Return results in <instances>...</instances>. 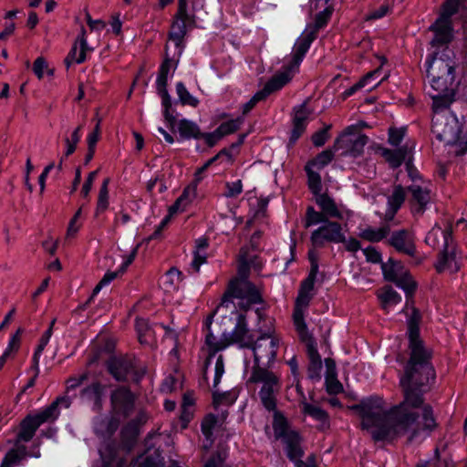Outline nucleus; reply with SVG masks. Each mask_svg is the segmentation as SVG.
Wrapping results in <instances>:
<instances>
[{"mask_svg": "<svg viewBox=\"0 0 467 467\" xmlns=\"http://www.w3.org/2000/svg\"><path fill=\"white\" fill-rule=\"evenodd\" d=\"M406 310L410 359L400 379L403 400L388 410H384V400L379 396L364 399L352 407L361 417L362 428L375 441L421 443L438 427L433 409L425 403L423 397L435 380V370L431 363L432 351L420 338L419 311L409 303Z\"/></svg>", "mask_w": 467, "mask_h": 467, "instance_id": "nucleus-1", "label": "nucleus"}, {"mask_svg": "<svg viewBox=\"0 0 467 467\" xmlns=\"http://www.w3.org/2000/svg\"><path fill=\"white\" fill-rule=\"evenodd\" d=\"M253 262L244 254H241L238 268L239 277L232 280L224 292L218 308L234 310L249 309L253 305L261 304L263 297L260 290L247 279L250 265Z\"/></svg>", "mask_w": 467, "mask_h": 467, "instance_id": "nucleus-2", "label": "nucleus"}, {"mask_svg": "<svg viewBox=\"0 0 467 467\" xmlns=\"http://www.w3.org/2000/svg\"><path fill=\"white\" fill-rule=\"evenodd\" d=\"M451 106L431 107V131L438 140L445 145L457 144L462 137V124L455 114L450 110Z\"/></svg>", "mask_w": 467, "mask_h": 467, "instance_id": "nucleus-3", "label": "nucleus"}, {"mask_svg": "<svg viewBox=\"0 0 467 467\" xmlns=\"http://www.w3.org/2000/svg\"><path fill=\"white\" fill-rule=\"evenodd\" d=\"M308 259L311 264V269L307 277L301 284L293 313L294 325L303 333L306 332L305 313L313 297L312 291L318 273L317 253L315 250H309Z\"/></svg>", "mask_w": 467, "mask_h": 467, "instance_id": "nucleus-4", "label": "nucleus"}, {"mask_svg": "<svg viewBox=\"0 0 467 467\" xmlns=\"http://www.w3.org/2000/svg\"><path fill=\"white\" fill-rule=\"evenodd\" d=\"M249 382L261 384L258 395L264 408L267 410H275L277 401L276 397L282 388L280 375L265 367L254 366Z\"/></svg>", "mask_w": 467, "mask_h": 467, "instance_id": "nucleus-5", "label": "nucleus"}, {"mask_svg": "<svg viewBox=\"0 0 467 467\" xmlns=\"http://www.w3.org/2000/svg\"><path fill=\"white\" fill-rule=\"evenodd\" d=\"M450 43H436L431 41L430 54L426 60L427 77L454 75L456 68L455 54L449 47Z\"/></svg>", "mask_w": 467, "mask_h": 467, "instance_id": "nucleus-6", "label": "nucleus"}, {"mask_svg": "<svg viewBox=\"0 0 467 467\" xmlns=\"http://www.w3.org/2000/svg\"><path fill=\"white\" fill-rule=\"evenodd\" d=\"M409 173L412 179V183L407 188L410 194L408 199L410 210L413 216L420 217L434 202L435 195L430 182L421 180L416 171H410Z\"/></svg>", "mask_w": 467, "mask_h": 467, "instance_id": "nucleus-7", "label": "nucleus"}, {"mask_svg": "<svg viewBox=\"0 0 467 467\" xmlns=\"http://www.w3.org/2000/svg\"><path fill=\"white\" fill-rule=\"evenodd\" d=\"M467 0H446L436 21L430 26L433 32V45L436 43H451L453 38L451 16L457 14Z\"/></svg>", "mask_w": 467, "mask_h": 467, "instance_id": "nucleus-8", "label": "nucleus"}, {"mask_svg": "<svg viewBox=\"0 0 467 467\" xmlns=\"http://www.w3.org/2000/svg\"><path fill=\"white\" fill-rule=\"evenodd\" d=\"M430 87L426 88L427 94L432 99V106H451L454 101V75L439 76V78L427 77Z\"/></svg>", "mask_w": 467, "mask_h": 467, "instance_id": "nucleus-9", "label": "nucleus"}, {"mask_svg": "<svg viewBox=\"0 0 467 467\" xmlns=\"http://www.w3.org/2000/svg\"><path fill=\"white\" fill-rule=\"evenodd\" d=\"M274 411V421L273 429L276 439H282L285 445V452L288 458H294L300 454L299 443H301V438L299 434L295 431L288 429L286 419L282 413L276 410Z\"/></svg>", "mask_w": 467, "mask_h": 467, "instance_id": "nucleus-10", "label": "nucleus"}, {"mask_svg": "<svg viewBox=\"0 0 467 467\" xmlns=\"http://www.w3.org/2000/svg\"><path fill=\"white\" fill-rule=\"evenodd\" d=\"M381 270L384 278L387 281L395 283L397 286L406 293L407 296H410L414 293L416 283L400 262L390 258L388 262L382 263Z\"/></svg>", "mask_w": 467, "mask_h": 467, "instance_id": "nucleus-11", "label": "nucleus"}, {"mask_svg": "<svg viewBox=\"0 0 467 467\" xmlns=\"http://www.w3.org/2000/svg\"><path fill=\"white\" fill-rule=\"evenodd\" d=\"M279 339L271 334H264L259 337L255 342H253V349L254 365H270L275 359Z\"/></svg>", "mask_w": 467, "mask_h": 467, "instance_id": "nucleus-12", "label": "nucleus"}, {"mask_svg": "<svg viewBox=\"0 0 467 467\" xmlns=\"http://www.w3.org/2000/svg\"><path fill=\"white\" fill-rule=\"evenodd\" d=\"M310 241L315 248H320L328 243H345V234L339 223L327 220L312 232Z\"/></svg>", "mask_w": 467, "mask_h": 467, "instance_id": "nucleus-13", "label": "nucleus"}, {"mask_svg": "<svg viewBox=\"0 0 467 467\" xmlns=\"http://www.w3.org/2000/svg\"><path fill=\"white\" fill-rule=\"evenodd\" d=\"M194 25V16L188 12V4H185L182 8L181 4H178L177 12L171 26L169 37L180 49V53L182 52V45L187 34V29L192 27Z\"/></svg>", "mask_w": 467, "mask_h": 467, "instance_id": "nucleus-14", "label": "nucleus"}, {"mask_svg": "<svg viewBox=\"0 0 467 467\" xmlns=\"http://www.w3.org/2000/svg\"><path fill=\"white\" fill-rule=\"evenodd\" d=\"M108 370L118 381H125L130 378L139 382L142 374L138 372L132 359L122 357H113L107 363Z\"/></svg>", "mask_w": 467, "mask_h": 467, "instance_id": "nucleus-15", "label": "nucleus"}, {"mask_svg": "<svg viewBox=\"0 0 467 467\" xmlns=\"http://www.w3.org/2000/svg\"><path fill=\"white\" fill-rule=\"evenodd\" d=\"M295 327L300 339L307 345V356L309 358V365L307 368L308 378L312 380H319L321 379V370L323 366L321 357L317 351L312 334L308 331L306 324L305 333L300 332L296 326Z\"/></svg>", "mask_w": 467, "mask_h": 467, "instance_id": "nucleus-16", "label": "nucleus"}, {"mask_svg": "<svg viewBox=\"0 0 467 467\" xmlns=\"http://www.w3.org/2000/svg\"><path fill=\"white\" fill-rule=\"evenodd\" d=\"M46 422H51L43 410L36 414H28L19 425L14 444L30 441L37 429Z\"/></svg>", "mask_w": 467, "mask_h": 467, "instance_id": "nucleus-17", "label": "nucleus"}, {"mask_svg": "<svg viewBox=\"0 0 467 467\" xmlns=\"http://www.w3.org/2000/svg\"><path fill=\"white\" fill-rule=\"evenodd\" d=\"M353 130H355L354 126L348 127L341 139L336 142V145L338 149H344L342 154L357 157L363 152L368 142V137L366 135L352 136Z\"/></svg>", "mask_w": 467, "mask_h": 467, "instance_id": "nucleus-18", "label": "nucleus"}, {"mask_svg": "<svg viewBox=\"0 0 467 467\" xmlns=\"http://www.w3.org/2000/svg\"><path fill=\"white\" fill-rule=\"evenodd\" d=\"M171 67L170 59H165L161 65L158 77L156 79L157 92L161 98V104L164 108V117L168 120H173L174 117L170 114L169 110L171 107V100L167 89L168 75Z\"/></svg>", "mask_w": 467, "mask_h": 467, "instance_id": "nucleus-19", "label": "nucleus"}, {"mask_svg": "<svg viewBox=\"0 0 467 467\" xmlns=\"http://www.w3.org/2000/svg\"><path fill=\"white\" fill-rule=\"evenodd\" d=\"M135 400V395L125 387L116 389L110 395L113 410L125 417L129 416L133 411Z\"/></svg>", "mask_w": 467, "mask_h": 467, "instance_id": "nucleus-20", "label": "nucleus"}, {"mask_svg": "<svg viewBox=\"0 0 467 467\" xmlns=\"http://www.w3.org/2000/svg\"><path fill=\"white\" fill-rule=\"evenodd\" d=\"M388 243L397 252L407 254L410 257L416 255V245L413 234L405 229L394 231Z\"/></svg>", "mask_w": 467, "mask_h": 467, "instance_id": "nucleus-21", "label": "nucleus"}, {"mask_svg": "<svg viewBox=\"0 0 467 467\" xmlns=\"http://www.w3.org/2000/svg\"><path fill=\"white\" fill-rule=\"evenodd\" d=\"M153 437L149 436L146 439V450L140 454L134 461L137 467H163L164 461L159 448L154 447L151 442Z\"/></svg>", "mask_w": 467, "mask_h": 467, "instance_id": "nucleus-22", "label": "nucleus"}, {"mask_svg": "<svg viewBox=\"0 0 467 467\" xmlns=\"http://www.w3.org/2000/svg\"><path fill=\"white\" fill-rule=\"evenodd\" d=\"M317 38L316 36L312 32H309V29H305L300 36L296 39L293 50H292V57L289 65L292 67H295L298 70V67L303 61L306 54L309 50L311 44Z\"/></svg>", "mask_w": 467, "mask_h": 467, "instance_id": "nucleus-23", "label": "nucleus"}, {"mask_svg": "<svg viewBox=\"0 0 467 467\" xmlns=\"http://www.w3.org/2000/svg\"><path fill=\"white\" fill-rule=\"evenodd\" d=\"M425 242L428 245L441 249V251L449 249L451 245L453 244L451 230L450 227L442 229L439 225L435 224L427 234Z\"/></svg>", "mask_w": 467, "mask_h": 467, "instance_id": "nucleus-24", "label": "nucleus"}, {"mask_svg": "<svg viewBox=\"0 0 467 467\" xmlns=\"http://www.w3.org/2000/svg\"><path fill=\"white\" fill-rule=\"evenodd\" d=\"M296 71L297 69L292 67L291 65H285L281 71L277 72L266 82L261 91L265 97H267L270 94L280 90L288 82H290Z\"/></svg>", "mask_w": 467, "mask_h": 467, "instance_id": "nucleus-25", "label": "nucleus"}, {"mask_svg": "<svg viewBox=\"0 0 467 467\" xmlns=\"http://www.w3.org/2000/svg\"><path fill=\"white\" fill-rule=\"evenodd\" d=\"M227 340L229 345L234 343L239 344L241 348L252 347L254 338L249 333L244 315H238L235 327Z\"/></svg>", "mask_w": 467, "mask_h": 467, "instance_id": "nucleus-26", "label": "nucleus"}, {"mask_svg": "<svg viewBox=\"0 0 467 467\" xmlns=\"http://www.w3.org/2000/svg\"><path fill=\"white\" fill-rule=\"evenodd\" d=\"M406 199V191L401 185H395L390 194L387 196V209L383 215L386 222L392 221L404 203Z\"/></svg>", "mask_w": 467, "mask_h": 467, "instance_id": "nucleus-27", "label": "nucleus"}, {"mask_svg": "<svg viewBox=\"0 0 467 467\" xmlns=\"http://www.w3.org/2000/svg\"><path fill=\"white\" fill-rule=\"evenodd\" d=\"M100 462L94 467H125V460L119 456V449L113 443H107L99 449Z\"/></svg>", "mask_w": 467, "mask_h": 467, "instance_id": "nucleus-28", "label": "nucleus"}, {"mask_svg": "<svg viewBox=\"0 0 467 467\" xmlns=\"http://www.w3.org/2000/svg\"><path fill=\"white\" fill-rule=\"evenodd\" d=\"M293 129L291 130L290 142L295 143L305 132L310 111L306 107V102L294 109Z\"/></svg>", "mask_w": 467, "mask_h": 467, "instance_id": "nucleus-29", "label": "nucleus"}, {"mask_svg": "<svg viewBox=\"0 0 467 467\" xmlns=\"http://www.w3.org/2000/svg\"><path fill=\"white\" fill-rule=\"evenodd\" d=\"M224 373V363H223V358L222 355L217 357L215 365H214V376H213V403L218 406L221 404H232L234 402V399H229L228 394L226 393H220L217 390V386L221 382V379Z\"/></svg>", "mask_w": 467, "mask_h": 467, "instance_id": "nucleus-30", "label": "nucleus"}, {"mask_svg": "<svg viewBox=\"0 0 467 467\" xmlns=\"http://www.w3.org/2000/svg\"><path fill=\"white\" fill-rule=\"evenodd\" d=\"M88 50L86 29L82 26L78 39L66 57L65 62L69 66L72 63L80 64L86 59V52Z\"/></svg>", "mask_w": 467, "mask_h": 467, "instance_id": "nucleus-31", "label": "nucleus"}, {"mask_svg": "<svg viewBox=\"0 0 467 467\" xmlns=\"http://www.w3.org/2000/svg\"><path fill=\"white\" fill-rule=\"evenodd\" d=\"M119 428V420L113 417L97 416L93 420V430L99 437H110Z\"/></svg>", "mask_w": 467, "mask_h": 467, "instance_id": "nucleus-32", "label": "nucleus"}, {"mask_svg": "<svg viewBox=\"0 0 467 467\" xmlns=\"http://www.w3.org/2000/svg\"><path fill=\"white\" fill-rule=\"evenodd\" d=\"M300 407L304 415L311 417L319 423L320 429L329 428V416L321 407L310 404L306 400H300Z\"/></svg>", "mask_w": 467, "mask_h": 467, "instance_id": "nucleus-33", "label": "nucleus"}, {"mask_svg": "<svg viewBox=\"0 0 467 467\" xmlns=\"http://www.w3.org/2000/svg\"><path fill=\"white\" fill-rule=\"evenodd\" d=\"M316 202L321 209V212L325 214V216L327 219L328 218H336V219L343 218V214L340 210V207L327 193L317 194V196H316Z\"/></svg>", "mask_w": 467, "mask_h": 467, "instance_id": "nucleus-34", "label": "nucleus"}, {"mask_svg": "<svg viewBox=\"0 0 467 467\" xmlns=\"http://www.w3.org/2000/svg\"><path fill=\"white\" fill-rule=\"evenodd\" d=\"M460 266L457 262L456 254L454 253L453 244L449 249L441 251V256L436 264V269L439 273L448 271L455 273L459 270Z\"/></svg>", "mask_w": 467, "mask_h": 467, "instance_id": "nucleus-35", "label": "nucleus"}, {"mask_svg": "<svg viewBox=\"0 0 467 467\" xmlns=\"http://www.w3.org/2000/svg\"><path fill=\"white\" fill-rule=\"evenodd\" d=\"M389 233L390 227L389 224H384L378 228L366 226L364 228H359L358 236L370 243H379L385 239Z\"/></svg>", "mask_w": 467, "mask_h": 467, "instance_id": "nucleus-36", "label": "nucleus"}, {"mask_svg": "<svg viewBox=\"0 0 467 467\" xmlns=\"http://www.w3.org/2000/svg\"><path fill=\"white\" fill-rule=\"evenodd\" d=\"M28 451L24 444H15V447L8 450L4 456L1 465L2 467H14L27 458Z\"/></svg>", "mask_w": 467, "mask_h": 467, "instance_id": "nucleus-37", "label": "nucleus"}, {"mask_svg": "<svg viewBox=\"0 0 467 467\" xmlns=\"http://www.w3.org/2000/svg\"><path fill=\"white\" fill-rule=\"evenodd\" d=\"M326 389L329 394H338L343 391V386L337 379L336 365L333 360L326 359Z\"/></svg>", "mask_w": 467, "mask_h": 467, "instance_id": "nucleus-38", "label": "nucleus"}, {"mask_svg": "<svg viewBox=\"0 0 467 467\" xmlns=\"http://www.w3.org/2000/svg\"><path fill=\"white\" fill-rule=\"evenodd\" d=\"M208 246L209 244L205 238H198L195 241L193 258L191 262V268L194 271V273H198L200 271L201 265L206 263Z\"/></svg>", "mask_w": 467, "mask_h": 467, "instance_id": "nucleus-39", "label": "nucleus"}, {"mask_svg": "<svg viewBox=\"0 0 467 467\" xmlns=\"http://www.w3.org/2000/svg\"><path fill=\"white\" fill-rule=\"evenodd\" d=\"M333 12L334 5L325 6L322 11L316 15L314 23L308 24L305 29H309V32H312L317 37L318 31L327 25Z\"/></svg>", "mask_w": 467, "mask_h": 467, "instance_id": "nucleus-40", "label": "nucleus"}, {"mask_svg": "<svg viewBox=\"0 0 467 467\" xmlns=\"http://www.w3.org/2000/svg\"><path fill=\"white\" fill-rule=\"evenodd\" d=\"M102 390L101 384L95 382L81 390L80 398L83 401L93 402L94 408L99 410L101 407Z\"/></svg>", "mask_w": 467, "mask_h": 467, "instance_id": "nucleus-41", "label": "nucleus"}, {"mask_svg": "<svg viewBox=\"0 0 467 467\" xmlns=\"http://www.w3.org/2000/svg\"><path fill=\"white\" fill-rule=\"evenodd\" d=\"M196 197V185L187 186L181 196L176 202L170 207V213H175L177 212H182L186 207L194 200Z\"/></svg>", "mask_w": 467, "mask_h": 467, "instance_id": "nucleus-42", "label": "nucleus"}, {"mask_svg": "<svg viewBox=\"0 0 467 467\" xmlns=\"http://www.w3.org/2000/svg\"><path fill=\"white\" fill-rule=\"evenodd\" d=\"M178 131L183 140L201 139L202 132L199 126L189 119H183L178 122Z\"/></svg>", "mask_w": 467, "mask_h": 467, "instance_id": "nucleus-43", "label": "nucleus"}, {"mask_svg": "<svg viewBox=\"0 0 467 467\" xmlns=\"http://www.w3.org/2000/svg\"><path fill=\"white\" fill-rule=\"evenodd\" d=\"M72 403V400L68 396H62L57 398L49 406L42 410L44 413L47 415V417L49 419V420L52 422L56 420L60 412L58 407L61 406L65 409H67L70 407Z\"/></svg>", "mask_w": 467, "mask_h": 467, "instance_id": "nucleus-44", "label": "nucleus"}, {"mask_svg": "<svg viewBox=\"0 0 467 467\" xmlns=\"http://www.w3.org/2000/svg\"><path fill=\"white\" fill-rule=\"evenodd\" d=\"M382 307L389 311L401 301V296L390 286L384 287L378 295Z\"/></svg>", "mask_w": 467, "mask_h": 467, "instance_id": "nucleus-45", "label": "nucleus"}, {"mask_svg": "<svg viewBox=\"0 0 467 467\" xmlns=\"http://www.w3.org/2000/svg\"><path fill=\"white\" fill-rule=\"evenodd\" d=\"M227 339L228 338H225L224 340L218 339L212 333H208L206 335L205 342H206V345L208 346L211 353H210L209 358L206 360L204 374H206V369L208 368V365L211 362L212 356L215 355V353H217L220 350L224 349L226 347L229 346Z\"/></svg>", "mask_w": 467, "mask_h": 467, "instance_id": "nucleus-46", "label": "nucleus"}, {"mask_svg": "<svg viewBox=\"0 0 467 467\" xmlns=\"http://www.w3.org/2000/svg\"><path fill=\"white\" fill-rule=\"evenodd\" d=\"M380 150L381 155L393 168L400 166L407 155V150L405 148H400L394 150L383 148Z\"/></svg>", "mask_w": 467, "mask_h": 467, "instance_id": "nucleus-47", "label": "nucleus"}, {"mask_svg": "<svg viewBox=\"0 0 467 467\" xmlns=\"http://www.w3.org/2000/svg\"><path fill=\"white\" fill-rule=\"evenodd\" d=\"M307 175V185L311 192L316 196L321 194L322 182L319 171L315 170L311 165H306L305 167Z\"/></svg>", "mask_w": 467, "mask_h": 467, "instance_id": "nucleus-48", "label": "nucleus"}, {"mask_svg": "<svg viewBox=\"0 0 467 467\" xmlns=\"http://www.w3.org/2000/svg\"><path fill=\"white\" fill-rule=\"evenodd\" d=\"M136 329L138 332L139 340L141 344H150V339L153 337L151 328L146 319H136Z\"/></svg>", "mask_w": 467, "mask_h": 467, "instance_id": "nucleus-49", "label": "nucleus"}, {"mask_svg": "<svg viewBox=\"0 0 467 467\" xmlns=\"http://www.w3.org/2000/svg\"><path fill=\"white\" fill-rule=\"evenodd\" d=\"M334 158V153L330 150H326L317 155V157L306 163L311 165L315 170L321 171L324 167L329 164Z\"/></svg>", "mask_w": 467, "mask_h": 467, "instance_id": "nucleus-50", "label": "nucleus"}, {"mask_svg": "<svg viewBox=\"0 0 467 467\" xmlns=\"http://www.w3.org/2000/svg\"><path fill=\"white\" fill-rule=\"evenodd\" d=\"M176 93L182 105H188L195 108L199 104V100L188 91L182 82H178L176 84Z\"/></svg>", "mask_w": 467, "mask_h": 467, "instance_id": "nucleus-51", "label": "nucleus"}, {"mask_svg": "<svg viewBox=\"0 0 467 467\" xmlns=\"http://www.w3.org/2000/svg\"><path fill=\"white\" fill-rule=\"evenodd\" d=\"M217 423V418L213 415H207L202 421V431L205 436L208 444H205V448H209L213 442V431Z\"/></svg>", "mask_w": 467, "mask_h": 467, "instance_id": "nucleus-52", "label": "nucleus"}, {"mask_svg": "<svg viewBox=\"0 0 467 467\" xmlns=\"http://www.w3.org/2000/svg\"><path fill=\"white\" fill-rule=\"evenodd\" d=\"M328 219L322 212L316 211L313 207H308L306 213L305 227L308 228L317 224H323Z\"/></svg>", "mask_w": 467, "mask_h": 467, "instance_id": "nucleus-53", "label": "nucleus"}, {"mask_svg": "<svg viewBox=\"0 0 467 467\" xmlns=\"http://www.w3.org/2000/svg\"><path fill=\"white\" fill-rule=\"evenodd\" d=\"M109 179L107 178L103 181L100 187L96 209L97 213L105 212L109 207Z\"/></svg>", "mask_w": 467, "mask_h": 467, "instance_id": "nucleus-54", "label": "nucleus"}, {"mask_svg": "<svg viewBox=\"0 0 467 467\" xmlns=\"http://www.w3.org/2000/svg\"><path fill=\"white\" fill-rule=\"evenodd\" d=\"M244 117H238L234 119H230L228 121L223 122L218 128V132L223 138L224 136L230 135L237 131L241 125L244 123Z\"/></svg>", "mask_w": 467, "mask_h": 467, "instance_id": "nucleus-55", "label": "nucleus"}, {"mask_svg": "<svg viewBox=\"0 0 467 467\" xmlns=\"http://www.w3.org/2000/svg\"><path fill=\"white\" fill-rule=\"evenodd\" d=\"M182 272L175 267H171L165 274L164 284L168 285L169 288L174 289L179 285V283L182 281Z\"/></svg>", "mask_w": 467, "mask_h": 467, "instance_id": "nucleus-56", "label": "nucleus"}, {"mask_svg": "<svg viewBox=\"0 0 467 467\" xmlns=\"http://www.w3.org/2000/svg\"><path fill=\"white\" fill-rule=\"evenodd\" d=\"M242 192H243V182L241 180L225 182V192H223V196L225 198H236Z\"/></svg>", "mask_w": 467, "mask_h": 467, "instance_id": "nucleus-57", "label": "nucleus"}, {"mask_svg": "<svg viewBox=\"0 0 467 467\" xmlns=\"http://www.w3.org/2000/svg\"><path fill=\"white\" fill-rule=\"evenodd\" d=\"M81 126H78L71 134V138H66L65 139V143H66V146H67V150H66V152H65V155L67 157L69 155H71L76 148H77V145L78 143L79 142L80 140V130H81Z\"/></svg>", "mask_w": 467, "mask_h": 467, "instance_id": "nucleus-58", "label": "nucleus"}, {"mask_svg": "<svg viewBox=\"0 0 467 467\" xmlns=\"http://www.w3.org/2000/svg\"><path fill=\"white\" fill-rule=\"evenodd\" d=\"M117 272H107L102 279L99 282V284L93 289L91 296L88 298V303L91 302L93 298L99 293L102 287L108 285L110 282H112L117 277Z\"/></svg>", "mask_w": 467, "mask_h": 467, "instance_id": "nucleus-59", "label": "nucleus"}, {"mask_svg": "<svg viewBox=\"0 0 467 467\" xmlns=\"http://www.w3.org/2000/svg\"><path fill=\"white\" fill-rule=\"evenodd\" d=\"M33 71L37 78L41 79L44 77V72L52 75L53 70L48 68L47 63L43 57H38L33 64Z\"/></svg>", "mask_w": 467, "mask_h": 467, "instance_id": "nucleus-60", "label": "nucleus"}, {"mask_svg": "<svg viewBox=\"0 0 467 467\" xmlns=\"http://www.w3.org/2000/svg\"><path fill=\"white\" fill-rule=\"evenodd\" d=\"M299 455H296L294 458H289V460L295 463L296 467H316V458L314 455L308 456L306 462L301 460L302 456L304 455L301 443H299Z\"/></svg>", "mask_w": 467, "mask_h": 467, "instance_id": "nucleus-61", "label": "nucleus"}, {"mask_svg": "<svg viewBox=\"0 0 467 467\" xmlns=\"http://www.w3.org/2000/svg\"><path fill=\"white\" fill-rule=\"evenodd\" d=\"M379 72V69H375L373 71H370L368 72L366 76H364L358 83H356L355 85H353L351 88H349L348 89H347L345 91V95L346 96H351L353 95L357 90H358L359 88H362L366 86H368V81L370 77H373L374 75L378 74Z\"/></svg>", "mask_w": 467, "mask_h": 467, "instance_id": "nucleus-62", "label": "nucleus"}, {"mask_svg": "<svg viewBox=\"0 0 467 467\" xmlns=\"http://www.w3.org/2000/svg\"><path fill=\"white\" fill-rule=\"evenodd\" d=\"M55 321H56L55 319L52 320L49 327L47 328V330H46V332L41 337L39 344L35 350L36 356L42 355L46 346L48 344L49 339L53 333V326L55 325Z\"/></svg>", "mask_w": 467, "mask_h": 467, "instance_id": "nucleus-63", "label": "nucleus"}, {"mask_svg": "<svg viewBox=\"0 0 467 467\" xmlns=\"http://www.w3.org/2000/svg\"><path fill=\"white\" fill-rule=\"evenodd\" d=\"M330 127V125H327L324 129L313 134L312 142L316 147H321L327 142L329 138L328 130Z\"/></svg>", "mask_w": 467, "mask_h": 467, "instance_id": "nucleus-64", "label": "nucleus"}]
</instances>
